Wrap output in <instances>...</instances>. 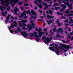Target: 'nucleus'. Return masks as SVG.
Here are the masks:
<instances>
[{"label": "nucleus", "instance_id": "nucleus-63", "mask_svg": "<svg viewBox=\"0 0 73 73\" xmlns=\"http://www.w3.org/2000/svg\"><path fill=\"white\" fill-rule=\"evenodd\" d=\"M55 4L56 5L58 6L59 5L58 3H55Z\"/></svg>", "mask_w": 73, "mask_h": 73}, {"label": "nucleus", "instance_id": "nucleus-6", "mask_svg": "<svg viewBox=\"0 0 73 73\" xmlns=\"http://www.w3.org/2000/svg\"><path fill=\"white\" fill-rule=\"evenodd\" d=\"M13 25L12 24H11V28H14V26L15 27H16V25H17V23L16 22V21H14L13 22Z\"/></svg>", "mask_w": 73, "mask_h": 73}, {"label": "nucleus", "instance_id": "nucleus-5", "mask_svg": "<svg viewBox=\"0 0 73 73\" xmlns=\"http://www.w3.org/2000/svg\"><path fill=\"white\" fill-rule=\"evenodd\" d=\"M54 48L56 49H58L57 46L54 47V46H53L52 48H51L50 47H48V49H49L50 50H52V52H54L55 51V49H54Z\"/></svg>", "mask_w": 73, "mask_h": 73}, {"label": "nucleus", "instance_id": "nucleus-4", "mask_svg": "<svg viewBox=\"0 0 73 73\" xmlns=\"http://www.w3.org/2000/svg\"><path fill=\"white\" fill-rule=\"evenodd\" d=\"M37 35V34L36 32H33V33H30V34H29L30 36H35L36 38L39 39L40 38L38 37V36Z\"/></svg>", "mask_w": 73, "mask_h": 73}, {"label": "nucleus", "instance_id": "nucleus-26", "mask_svg": "<svg viewBox=\"0 0 73 73\" xmlns=\"http://www.w3.org/2000/svg\"><path fill=\"white\" fill-rule=\"evenodd\" d=\"M38 7H39L41 9H42V6H41V4H39L38 5Z\"/></svg>", "mask_w": 73, "mask_h": 73}, {"label": "nucleus", "instance_id": "nucleus-23", "mask_svg": "<svg viewBox=\"0 0 73 73\" xmlns=\"http://www.w3.org/2000/svg\"><path fill=\"white\" fill-rule=\"evenodd\" d=\"M10 16H11V15H7V17L6 18V19L7 20H8L9 19V17Z\"/></svg>", "mask_w": 73, "mask_h": 73}, {"label": "nucleus", "instance_id": "nucleus-53", "mask_svg": "<svg viewBox=\"0 0 73 73\" xmlns=\"http://www.w3.org/2000/svg\"><path fill=\"white\" fill-rule=\"evenodd\" d=\"M40 13H42V11H41L40 10H39L38 11Z\"/></svg>", "mask_w": 73, "mask_h": 73}, {"label": "nucleus", "instance_id": "nucleus-31", "mask_svg": "<svg viewBox=\"0 0 73 73\" xmlns=\"http://www.w3.org/2000/svg\"><path fill=\"white\" fill-rule=\"evenodd\" d=\"M68 16H73V14H71L70 13H68Z\"/></svg>", "mask_w": 73, "mask_h": 73}, {"label": "nucleus", "instance_id": "nucleus-11", "mask_svg": "<svg viewBox=\"0 0 73 73\" xmlns=\"http://www.w3.org/2000/svg\"><path fill=\"white\" fill-rule=\"evenodd\" d=\"M49 20L50 21L48 20H47L46 21V22L48 24V25H50L51 23L53 25V23L52 21H54V20L52 19V20H51L49 19Z\"/></svg>", "mask_w": 73, "mask_h": 73}, {"label": "nucleus", "instance_id": "nucleus-18", "mask_svg": "<svg viewBox=\"0 0 73 73\" xmlns=\"http://www.w3.org/2000/svg\"><path fill=\"white\" fill-rule=\"evenodd\" d=\"M26 12L25 11H24V12H23V13H21V15L22 16H26L27 15L26 14Z\"/></svg>", "mask_w": 73, "mask_h": 73}, {"label": "nucleus", "instance_id": "nucleus-38", "mask_svg": "<svg viewBox=\"0 0 73 73\" xmlns=\"http://www.w3.org/2000/svg\"><path fill=\"white\" fill-rule=\"evenodd\" d=\"M59 48H60V50H64V48H63L61 47H59Z\"/></svg>", "mask_w": 73, "mask_h": 73}, {"label": "nucleus", "instance_id": "nucleus-8", "mask_svg": "<svg viewBox=\"0 0 73 73\" xmlns=\"http://www.w3.org/2000/svg\"><path fill=\"white\" fill-rule=\"evenodd\" d=\"M4 0H2L1 1V3L2 5H5V4L4 3V2L6 3L7 5H9V3L7 2V1H4Z\"/></svg>", "mask_w": 73, "mask_h": 73}, {"label": "nucleus", "instance_id": "nucleus-3", "mask_svg": "<svg viewBox=\"0 0 73 73\" xmlns=\"http://www.w3.org/2000/svg\"><path fill=\"white\" fill-rule=\"evenodd\" d=\"M69 2H66L64 3V4L67 5V7H69V10H72L73 9V8L72 7V4L69 3Z\"/></svg>", "mask_w": 73, "mask_h": 73}, {"label": "nucleus", "instance_id": "nucleus-52", "mask_svg": "<svg viewBox=\"0 0 73 73\" xmlns=\"http://www.w3.org/2000/svg\"><path fill=\"white\" fill-rule=\"evenodd\" d=\"M42 29L41 28H39V29L38 30L39 32H41V31H42Z\"/></svg>", "mask_w": 73, "mask_h": 73}, {"label": "nucleus", "instance_id": "nucleus-36", "mask_svg": "<svg viewBox=\"0 0 73 73\" xmlns=\"http://www.w3.org/2000/svg\"><path fill=\"white\" fill-rule=\"evenodd\" d=\"M24 5L25 6H28L29 5L28 4V3H26L25 4V3H24Z\"/></svg>", "mask_w": 73, "mask_h": 73}, {"label": "nucleus", "instance_id": "nucleus-49", "mask_svg": "<svg viewBox=\"0 0 73 73\" xmlns=\"http://www.w3.org/2000/svg\"><path fill=\"white\" fill-rule=\"evenodd\" d=\"M62 42H63V43H64H64H66V41H65L64 40H62Z\"/></svg>", "mask_w": 73, "mask_h": 73}, {"label": "nucleus", "instance_id": "nucleus-29", "mask_svg": "<svg viewBox=\"0 0 73 73\" xmlns=\"http://www.w3.org/2000/svg\"><path fill=\"white\" fill-rule=\"evenodd\" d=\"M31 13L32 14V15L34 14L35 13H36V12H35L33 10H31Z\"/></svg>", "mask_w": 73, "mask_h": 73}, {"label": "nucleus", "instance_id": "nucleus-44", "mask_svg": "<svg viewBox=\"0 0 73 73\" xmlns=\"http://www.w3.org/2000/svg\"><path fill=\"white\" fill-rule=\"evenodd\" d=\"M70 42V40H67L66 41V43L67 44L69 43Z\"/></svg>", "mask_w": 73, "mask_h": 73}, {"label": "nucleus", "instance_id": "nucleus-48", "mask_svg": "<svg viewBox=\"0 0 73 73\" xmlns=\"http://www.w3.org/2000/svg\"><path fill=\"white\" fill-rule=\"evenodd\" d=\"M70 35L72 36L73 35V31H72V33L70 32Z\"/></svg>", "mask_w": 73, "mask_h": 73}, {"label": "nucleus", "instance_id": "nucleus-60", "mask_svg": "<svg viewBox=\"0 0 73 73\" xmlns=\"http://www.w3.org/2000/svg\"><path fill=\"white\" fill-rule=\"evenodd\" d=\"M60 13H59V12H57L56 14H57V15H59Z\"/></svg>", "mask_w": 73, "mask_h": 73}, {"label": "nucleus", "instance_id": "nucleus-9", "mask_svg": "<svg viewBox=\"0 0 73 73\" xmlns=\"http://www.w3.org/2000/svg\"><path fill=\"white\" fill-rule=\"evenodd\" d=\"M21 33L22 35L24 36V37L25 38H27L28 35V34L26 32L23 33V32H21Z\"/></svg>", "mask_w": 73, "mask_h": 73}, {"label": "nucleus", "instance_id": "nucleus-45", "mask_svg": "<svg viewBox=\"0 0 73 73\" xmlns=\"http://www.w3.org/2000/svg\"><path fill=\"white\" fill-rule=\"evenodd\" d=\"M10 31L11 33H13V30H10Z\"/></svg>", "mask_w": 73, "mask_h": 73}, {"label": "nucleus", "instance_id": "nucleus-24", "mask_svg": "<svg viewBox=\"0 0 73 73\" xmlns=\"http://www.w3.org/2000/svg\"><path fill=\"white\" fill-rule=\"evenodd\" d=\"M64 1L66 2H69L70 1H73V0H63ZM59 1H61L62 0H58Z\"/></svg>", "mask_w": 73, "mask_h": 73}, {"label": "nucleus", "instance_id": "nucleus-10", "mask_svg": "<svg viewBox=\"0 0 73 73\" xmlns=\"http://www.w3.org/2000/svg\"><path fill=\"white\" fill-rule=\"evenodd\" d=\"M35 4L36 5H38L39 3H42V1L40 0H36L34 1Z\"/></svg>", "mask_w": 73, "mask_h": 73}, {"label": "nucleus", "instance_id": "nucleus-2", "mask_svg": "<svg viewBox=\"0 0 73 73\" xmlns=\"http://www.w3.org/2000/svg\"><path fill=\"white\" fill-rule=\"evenodd\" d=\"M42 38L44 41V42L45 44H46L47 43H48L51 41V40L50 39L48 38H46V36L42 37Z\"/></svg>", "mask_w": 73, "mask_h": 73}, {"label": "nucleus", "instance_id": "nucleus-62", "mask_svg": "<svg viewBox=\"0 0 73 73\" xmlns=\"http://www.w3.org/2000/svg\"><path fill=\"white\" fill-rule=\"evenodd\" d=\"M33 15H34L35 16H37V15L36 13V12H35V13H34V14H33Z\"/></svg>", "mask_w": 73, "mask_h": 73}, {"label": "nucleus", "instance_id": "nucleus-25", "mask_svg": "<svg viewBox=\"0 0 73 73\" xmlns=\"http://www.w3.org/2000/svg\"><path fill=\"white\" fill-rule=\"evenodd\" d=\"M56 22L58 23V26H60V23L59 21V20L57 21Z\"/></svg>", "mask_w": 73, "mask_h": 73}, {"label": "nucleus", "instance_id": "nucleus-47", "mask_svg": "<svg viewBox=\"0 0 73 73\" xmlns=\"http://www.w3.org/2000/svg\"><path fill=\"white\" fill-rule=\"evenodd\" d=\"M68 50V49L65 50L64 51V52H67Z\"/></svg>", "mask_w": 73, "mask_h": 73}, {"label": "nucleus", "instance_id": "nucleus-37", "mask_svg": "<svg viewBox=\"0 0 73 73\" xmlns=\"http://www.w3.org/2000/svg\"><path fill=\"white\" fill-rule=\"evenodd\" d=\"M69 18L70 19H69V20L70 21H73V19H72L71 18H72L71 17H69Z\"/></svg>", "mask_w": 73, "mask_h": 73}, {"label": "nucleus", "instance_id": "nucleus-27", "mask_svg": "<svg viewBox=\"0 0 73 73\" xmlns=\"http://www.w3.org/2000/svg\"><path fill=\"white\" fill-rule=\"evenodd\" d=\"M56 37H58V38H61L62 37L61 36L59 35H56Z\"/></svg>", "mask_w": 73, "mask_h": 73}, {"label": "nucleus", "instance_id": "nucleus-42", "mask_svg": "<svg viewBox=\"0 0 73 73\" xmlns=\"http://www.w3.org/2000/svg\"><path fill=\"white\" fill-rule=\"evenodd\" d=\"M23 19H27V16H26L24 17Z\"/></svg>", "mask_w": 73, "mask_h": 73}, {"label": "nucleus", "instance_id": "nucleus-51", "mask_svg": "<svg viewBox=\"0 0 73 73\" xmlns=\"http://www.w3.org/2000/svg\"><path fill=\"white\" fill-rule=\"evenodd\" d=\"M44 16V17H46V15L45 14V12H44V14H43Z\"/></svg>", "mask_w": 73, "mask_h": 73}, {"label": "nucleus", "instance_id": "nucleus-41", "mask_svg": "<svg viewBox=\"0 0 73 73\" xmlns=\"http://www.w3.org/2000/svg\"><path fill=\"white\" fill-rule=\"evenodd\" d=\"M0 9L1 10V11H3V8L2 7H1L0 6Z\"/></svg>", "mask_w": 73, "mask_h": 73}, {"label": "nucleus", "instance_id": "nucleus-33", "mask_svg": "<svg viewBox=\"0 0 73 73\" xmlns=\"http://www.w3.org/2000/svg\"><path fill=\"white\" fill-rule=\"evenodd\" d=\"M47 18L48 19H50V15H47Z\"/></svg>", "mask_w": 73, "mask_h": 73}, {"label": "nucleus", "instance_id": "nucleus-58", "mask_svg": "<svg viewBox=\"0 0 73 73\" xmlns=\"http://www.w3.org/2000/svg\"><path fill=\"white\" fill-rule=\"evenodd\" d=\"M44 30V31H47V29L46 28H44L43 29Z\"/></svg>", "mask_w": 73, "mask_h": 73}, {"label": "nucleus", "instance_id": "nucleus-55", "mask_svg": "<svg viewBox=\"0 0 73 73\" xmlns=\"http://www.w3.org/2000/svg\"><path fill=\"white\" fill-rule=\"evenodd\" d=\"M38 21H40L41 22H42L43 21V20L42 19V20H40V19H38Z\"/></svg>", "mask_w": 73, "mask_h": 73}, {"label": "nucleus", "instance_id": "nucleus-46", "mask_svg": "<svg viewBox=\"0 0 73 73\" xmlns=\"http://www.w3.org/2000/svg\"><path fill=\"white\" fill-rule=\"evenodd\" d=\"M21 10L22 11H24V9L23 7H21Z\"/></svg>", "mask_w": 73, "mask_h": 73}, {"label": "nucleus", "instance_id": "nucleus-12", "mask_svg": "<svg viewBox=\"0 0 73 73\" xmlns=\"http://www.w3.org/2000/svg\"><path fill=\"white\" fill-rule=\"evenodd\" d=\"M57 31L58 32H60L61 33H63L64 32V31L63 29L60 28L58 29L57 30Z\"/></svg>", "mask_w": 73, "mask_h": 73}, {"label": "nucleus", "instance_id": "nucleus-50", "mask_svg": "<svg viewBox=\"0 0 73 73\" xmlns=\"http://www.w3.org/2000/svg\"><path fill=\"white\" fill-rule=\"evenodd\" d=\"M35 30L36 31L38 32L39 31V30L37 29V27H35Z\"/></svg>", "mask_w": 73, "mask_h": 73}, {"label": "nucleus", "instance_id": "nucleus-17", "mask_svg": "<svg viewBox=\"0 0 73 73\" xmlns=\"http://www.w3.org/2000/svg\"><path fill=\"white\" fill-rule=\"evenodd\" d=\"M27 27L29 30H31L32 29V26L29 24H28Z\"/></svg>", "mask_w": 73, "mask_h": 73}, {"label": "nucleus", "instance_id": "nucleus-30", "mask_svg": "<svg viewBox=\"0 0 73 73\" xmlns=\"http://www.w3.org/2000/svg\"><path fill=\"white\" fill-rule=\"evenodd\" d=\"M67 38H71V37L70 36V34H68V35H67Z\"/></svg>", "mask_w": 73, "mask_h": 73}, {"label": "nucleus", "instance_id": "nucleus-61", "mask_svg": "<svg viewBox=\"0 0 73 73\" xmlns=\"http://www.w3.org/2000/svg\"><path fill=\"white\" fill-rule=\"evenodd\" d=\"M65 22H66V23H68V20H65Z\"/></svg>", "mask_w": 73, "mask_h": 73}, {"label": "nucleus", "instance_id": "nucleus-7", "mask_svg": "<svg viewBox=\"0 0 73 73\" xmlns=\"http://www.w3.org/2000/svg\"><path fill=\"white\" fill-rule=\"evenodd\" d=\"M60 46L61 47H63L64 48H70V46H67L66 44L64 45L63 44H62L61 43H60Z\"/></svg>", "mask_w": 73, "mask_h": 73}, {"label": "nucleus", "instance_id": "nucleus-19", "mask_svg": "<svg viewBox=\"0 0 73 73\" xmlns=\"http://www.w3.org/2000/svg\"><path fill=\"white\" fill-rule=\"evenodd\" d=\"M55 52L57 55H58L60 53L58 49H57V51L55 50Z\"/></svg>", "mask_w": 73, "mask_h": 73}, {"label": "nucleus", "instance_id": "nucleus-22", "mask_svg": "<svg viewBox=\"0 0 73 73\" xmlns=\"http://www.w3.org/2000/svg\"><path fill=\"white\" fill-rule=\"evenodd\" d=\"M70 9H67L66 10V14H68V13H69V12H70Z\"/></svg>", "mask_w": 73, "mask_h": 73}, {"label": "nucleus", "instance_id": "nucleus-40", "mask_svg": "<svg viewBox=\"0 0 73 73\" xmlns=\"http://www.w3.org/2000/svg\"><path fill=\"white\" fill-rule=\"evenodd\" d=\"M23 3V2L22 1H21V2H19V5H22Z\"/></svg>", "mask_w": 73, "mask_h": 73}, {"label": "nucleus", "instance_id": "nucleus-56", "mask_svg": "<svg viewBox=\"0 0 73 73\" xmlns=\"http://www.w3.org/2000/svg\"><path fill=\"white\" fill-rule=\"evenodd\" d=\"M68 30L69 31L71 32V28H69L68 29Z\"/></svg>", "mask_w": 73, "mask_h": 73}, {"label": "nucleus", "instance_id": "nucleus-14", "mask_svg": "<svg viewBox=\"0 0 73 73\" xmlns=\"http://www.w3.org/2000/svg\"><path fill=\"white\" fill-rule=\"evenodd\" d=\"M60 7H62V9L63 10H65V9L67 8V6L66 5L63 4L61 5Z\"/></svg>", "mask_w": 73, "mask_h": 73}, {"label": "nucleus", "instance_id": "nucleus-39", "mask_svg": "<svg viewBox=\"0 0 73 73\" xmlns=\"http://www.w3.org/2000/svg\"><path fill=\"white\" fill-rule=\"evenodd\" d=\"M27 14H31L30 11H27Z\"/></svg>", "mask_w": 73, "mask_h": 73}, {"label": "nucleus", "instance_id": "nucleus-13", "mask_svg": "<svg viewBox=\"0 0 73 73\" xmlns=\"http://www.w3.org/2000/svg\"><path fill=\"white\" fill-rule=\"evenodd\" d=\"M43 33H44V32L41 31L39 32V33H38V35L39 37L40 38V37L42 36Z\"/></svg>", "mask_w": 73, "mask_h": 73}, {"label": "nucleus", "instance_id": "nucleus-43", "mask_svg": "<svg viewBox=\"0 0 73 73\" xmlns=\"http://www.w3.org/2000/svg\"><path fill=\"white\" fill-rule=\"evenodd\" d=\"M54 16H50V19H52L54 18Z\"/></svg>", "mask_w": 73, "mask_h": 73}, {"label": "nucleus", "instance_id": "nucleus-59", "mask_svg": "<svg viewBox=\"0 0 73 73\" xmlns=\"http://www.w3.org/2000/svg\"><path fill=\"white\" fill-rule=\"evenodd\" d=\"M69 23L70 24H71L72 23H73V21H69Z\"/></svg>", "mask_w": 73, "mask_h": 73}, {"label": "nucleus", "instance_id": "nucleus-1", "mask_svg": "<svg viewBox=\"0 0 73 73\" xmlns=\"http://www.w3.org/2000/svg\"><path fill=\"white\" fill-rule=\"evenodd\" d=\"M27 20H22V21H19L18 24L20 27H23L22 29L24 30H26V28H25V27L26 26V24L25 23H27Z\"/></svg>", "mask_w": 73, "mask_h": 73}, {"label": "nucleus", "instance_id": "nucleus-34", "mask_svg": "<svg viewBox=\"0 0 73 73\" xmlns=\"http://www.w3.org/2000/svg\"><path fill=\"white\" fill-rule=\"evenodd\" d=\"M14 10H15L16 11H19V9H18L16 7H15V9H14Z\"/></svg>", "mask_w": 73, "mask_h": 73}, {"label": "nucleus", "instance_id": "nucleus-54", "mask_svg": "<svg viewBox=\"0 0 73 73\" xmlns=\"http://www.w3.org/2000/svg\"><path fill=\"white\" fill-rule=\"evenodd\" d=\"M10 8V6H8V8L7 9V10L8 11H9Z\"/></svg>", "mask_w": 73, "mask_h": 73}, {"label": "nucleus", "instance_id": "nucleus-32", "mask_svg": "<svg viewBox=\"0 0 73 73\" xmlns=\"http://www.w3.org/2000/svg\"><path fill=\"white\" fill-rule=\"evenodd\" d=\"M17 30L19 32H20L21 31V29L19 27H17Z\"/></svg>", "mask_w": 73, "mask_h": 73}, {"label": "nucleus", "instance_id": "nucleus-15", "mask_svg": "<svg viewBox=\"0 0 73 73\" xmlns=\"http://www.w3.org/2000/svg\"><path fill=\"white\" fill-rule=\"evenodd\" d=\"M49 13L50 14V15H52L53 13V12L52 11H51L50 10H48V11H46V13L47 15L49 14Z\"/></svg>", "mask_w": 73, "mask_h": 73}, {"label": "nucleus", "instance_id": "nucleus-64", "mask_svg": "<svg viewBox=\"0 0 73 73\" xmlns=\"http://www.w3.org/2000/svg\"><path fill=\"white\" fill-rule=\"evenodd\" d=\"M69 12H70V13H73V11H70Z\"/></svg>", "mask_w": 73, "mask_h": 73}, {"label": "nucleus", "instance_id": "nucleus-21", "mask_svg": "<svg viewBox=\"0 0 73 73\" xmlns=\"http://www.w3.org/2000/svg\"><path fill=\"white\" fill-rule=\"evenodd\" d=\"M54 28H55L52 29V30L54 32H55L57 31L56 29V27H55L54 26Z\"/></svg>", "mask_w": 73, "mask_h": 73}, {"label": "nucleus", "instance_id": "nucleus-57", "mask_svg": "<svg viewBox=\"0 0 73 73\" xmlns=\"http://www.w3.org/2000/svg\"><path fill=\"white\" fill-rule=\"evenodd\" d=\"M59 15H63V14L62 13H60Z\"/></svg>", "mask_w": 73, "mask_h": 73}, {"label": "nucleus", "instance_id": "nucleus-20", "mask_svg": "<svg viewBox=\"0 0 73 73\" xmlns=\"http://www.w3.org/2000/svg\"><path fill=\"white\" fill-rule=\"evenodd\" d=\"M42 4H43L44 6L46 7V8H48V5H47L46 3H45L44 2H43Z\"/></svg>", "mask_w": 73, "mask_h": 73}, {"label": "nucleus", "instance_id": "nucleus-28", "mask_svg": "<svg viewBox=\"0 0 73 73\" xmlns=\"http://www.w3.org/2000/svg\"><path fill=\"white\" fill-rule=\"evenodd\" d=\"M60 8V7H55V10L56 11L58 10Z\"/></svg>", "mask_w": 73, "mask_h": 73}, {"label": "nucleus", "instance_id": "nucleus-35", "mask_svg": "<svg viewBox=\"0 0 73 73\" xmlns=\"http://www.w3.org/2000/svg\"><path fill=\"white\" fill-rule=\"evenodd\" d=\"M2 15H3V16H4L5 17L6 16V15L4 13L3 11H2Z\"/></svg>", "mask_w": 73, "mask_h": 73}, {"label": "nucleus", "instance_id": "nucleus-16", "mask_svg": "<svg viewBox=\"0 0 73 73\" xmlns=\"http://www.w3.org/2000/svg\"><path fill=\"white\" fill-rule=\"evenodd\" d=\"M18 1V0H12L10 1V3L11 4H12L14 2H15V3H17Z\"/></svg>", "mask_w": 73, "mask_h": 73}]
</instances>
